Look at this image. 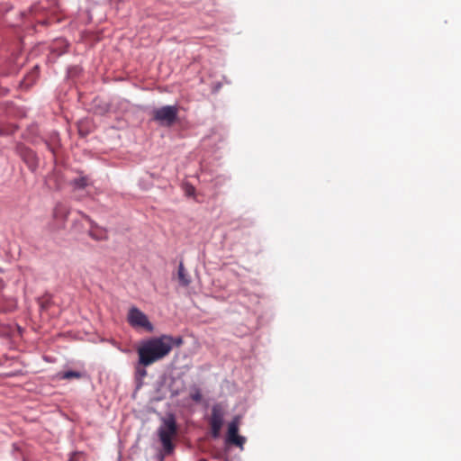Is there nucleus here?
<instances>
[{
	"mask_svg": "<svg viewBox=\"0 0 461 461\" xmlns=\"http://www.w3.org/2000/svg\"><path fill=\"white\" fill-rule=\"evenodd\" d=\"M224 410L221 404H214L212 408V414L209 418L211 435L213 438L220 437V432L223 425Z\"/></svg>",
	"mask_w": 461,
	"mask_h": 461,
	"instance_id": "nucleus-5",
	"label": "nucleus"
},
{
	"mask_svg": "<svg viewBox=\"0 0 461 461\" xmlns=\"http://www.w3.org/2000/svg\"><path fill=\"white\" fill-rule=\"evenodd\" d=\"M178 107L165 105L152 111V120L162 126L170 127L177 121Z\"/></svg>",
	"mask_w": 461,
	"mask_h": 461,
	"instance_id": "nucleus-3",
	"label": "nucleus"
},
{
	"mask_svg": "<svg viewBox=\"0 0 461 461\" xmlns=\"http://www.w3.org/2000/svg\"><path fill=\"white\" fill-rule=\"evenodd\" d=\"M70 185L74 190H83L89 185V179L87 176H83L73 179L70 182Z\"/></svg>",
	"mask_w": 461,
	"mask_h": 461,
	"instance_id": "nucleus-8",
	"label": "nucleus"
},
{
	"mask_svg": "<svg viewBox=\"0 0 461 461\" xmlns=\"http://www.w3.org/2000/svg\"><path fill=\"white\" fill-rule=\"evenodd\" d=\"M194 192V188L193 186H190V189L187 190V194H191Z\"/></svg>",
	"mask_w": 461,
	"mask_h": 461,
	"instance_id": "nucleus-21",
	"label": "nucleus"
},
{
	"mask_svg": "<svg viewBox=\"0 0 461 461\" xmlns=\"http://www.w3.org/2000/svg\"><path fill=\"white\" fill-rule=\"evenodd\" d=\"M191 398L194 401V402H200L201 399H202V394L199 393V392H196L195 393H193L191 395Z\"/></svg>",
	"mask_w": 461,
	"mask_h": 461,
	"instance_id": "nucleus-18",
	"label": "nucleus"
},
{
	"mask_svg": "<svg viewBox=\"0 0 461 461\" xmlns=\"http://www.w3.org/2000/svg\"><path fill=\"white\" fill-rule=\"evenodd\" d=\"M232 420H235V425H239V420H238V419H237V418L232 419Z\"/></svg>",
	"mask_w": 461,
	"mask_h": 461,
	"instance_id": "nucleus-22",
	"label": "nucleus"
},
{
	"mask_svg": "<svg viewBox=\"0 0 461 461\" xmlns=\"http://www.w3.org/2000/svg\"><path fill=\"white\" fill-rule=\"evenodd\" d=\"M127 319L130 325L133 328H143L149 332H152L154 330L147 315L137 307H131L130 309Z\"/></svg>",
	"mask_w": 461,
	"mask_h": 461,
	"instance_id": "nucleus-4",
	"label": "nucleus"
},
{
	"mask_svg": "<svg viewBox=\"0 0 461 461\" xmlns=\"http://www.w3.org/2000/svg\"><path fill=\"white\" fill-rule=\"evenodd\" d=\"M69 209L63 203H57L53 210V227L57 230L65 227Z\"/></svg>",
	"mask_w": 461,
	"mask_h": 461,
	"instance_id": "nucleus-7",
	"label": "nucleus"
},
{
	"mask_svg": "<svg viewBox=\"0 0 461 461\" xmlns=\"http://www.w3.org/2000/svg\"><path fill=\"white\" fill-rule=\"evenodd\" d=\"M159 461H163V456H160V460Z\"/></svg>",
	"mask_w": 461,
	"mask_h": 461,
	"instance_id": "nucleus-23",
	"label": "nucleus"
},
{
	"mask_svg": "<svg viewBox=\"0 0 461 461\" xmlns=\"http://www.w3.org/2000/svg\"><path fill=\"white\" fill-rule=\"evenodd\" d=\"M246 441L247 438L245 437L238 434L234 437V442L232 441V446L238 447L242 450Z\"/></svg>",
	"mask_w": 461,
	"mask_h": 461,
	"instance_id": "nucleus-12",
	"label": "nucleus"
},
{
	"mask_svg": "<svg viewBox=\"0 0 461 461\" xmlns=\"http://www.w3.org/2000/svg\"><path fill=\"white\" fill-rule=\"evenodd\" d=\"M88 235L95 240H105L108 239L107 235L105 233L104 234H99L97 232H95L94 230H88Z\"/></svg>",
	"mask_w": 461,
	"mask_h": 461,
	"instance_id": "nucleus-13",
	"label": "nucleus"
},
{
	"mask_svg": "<svg viewBox=\"0 0 461 461\" xmlns=\"http://www.w3.org/2000/svg\"><path fill=\"white\" fill-rule=\"evenodd\" d=\"M178 280L181 285L183 286H188L191 283L190 278L187 276V275L185 272V267L183 263H180L178 266V271H177Z\"/></svg>",
	"mask_w": 461,
	"mask_h": 461,
	"instance_id": "nucleus-9",
	"label": "nucleus"
},
{
	"mask_svg": "<svg viewBox=\"0 0 461 461\" xmlns=\"http://www.w3.org/2000/svg\"><path fill=\"white\" fill-rule=\"evenodd\" d=\"M137 372L140 375V376H145L147 375V371L144 368L138 369Z\"/></svg>",
	"mask_w": 461,
	"mask_h": 461,
	"instance_id": "nucleus-19",
	"label": "nucleus"
},
{
	"mask_svg": "<svg viewBox=\"0 0 461 461\" xmlns=\"http://www.w3.org/2000/svg\"><path fill=\"white\" fill-rule=\"evenodd\" d=\"M5 134H7V131H5L4 128L0 127V135H5Z\"/></svg>",
	"mask_w": 461,
	"mask_h": 461,
	"instance_id": "nucleus-20",
	"label": "nucleus"
},
{
	"mask_svg": "<svg viewBox=\"0 0 461 461\" xmlns=\"http://www.w3.org/2000/svg\"><path fill=\"white\" fill-rule=\"evenodd\" d=\"M225 461H228V459H226Z\"/></svg>",
	"mask_w": 461,
	"mask_h": 461,
	"instance_id": "nucleus-24",
	"label": "nucleus"
},
{
	"mask_svg": "<svg viewBox=\"0 0 461 461\" xmlns=\"http://www.w3.org/2000/svg\"><path fill=\"white\" fill-rule=\"evenodd\" d=\"M239 434V425H235V420H232V439Z\"/></svg>",
	"mask_w": 461,
	"mask_h": 461,
	"instance_id": "nucleus-17",
	"label": "nucleus"
},
{
	"mask_svg": "<svg viewBox=\"0 0 461 461\" xmlns=\"http://www.w3.org/2000/svg\"><path fill=\"white\" fill-rule=\"evenodd\" d=\"M177 433L176 418L173 414L167 415L162 420V423L158 429V436L162 444L166 454H171L174 450L172 438Z\"/></svg>",
	"mask_w": 461,
	"mask_h": 461,
	"instance_id": "nucleus-2",
	"label": "nucleus"
},
{
	"mask_svg": "<svg viewBox=\"0 0 461 461\" xmlns=\"http://www.w3.org/2000/svg\"><path fill=\"white\" fill-rule=\"evenodd\" d=\"M162 337H166V338L169 339L167 343H169V345H170V351L172 350L174 346L180 347L183 344V342H184L183 338L180 337V336H178V337H172L170 335H162Z\"/></svg>",
	"mask_w": 461,
	"mask_h": 461,
	"instance_id": "nucleus-11",
	"label": "nucleus"
},
{
	"mask_svg": "<svg viewBox=\"0 0 461 461\" xmlns=\"http://www.w3.org/2000/svg\"><path fill=\"white\" fill-rule=\"evenodd\" d=\"M59 375L61 379H67V380H70L73 378L79 379L83 376L82 373H80L78 371H73V370L60 373Z\"/></svg>",
	"mask_w": 461,
	"mask_h": 461,
	"instance_id": "nucleus-10",
	"label": "nucleus"
},
{
	"mask_svg": "<svg viewBox=\"0 0 461 461\" xmlns=\"http://www.w3.org/2000/svg\"><path fill=\"white\" fill-rule=\"evenodd\" d=\"M225 445L227 447L230 446V423H229L227 426V430L225 434Z\"/></svg>",
	"mask_w": 461,
	"mask_h": 461,
	"instance_id": "nucleus-16",
	"label": "nucleus"
},
{
	"mask_svg": "<svg viewBox=\"0 0 461 461\" xmlns=\"http://www.w3.org/2000/svg\"><path fill=\"white\" fill-rule=\"evenodd\" d=\"M168 340V338L162 337L161 335L143 341L137 351L139 363L143 366H148L167 356L170 353Z\"/></svg>",
	"mask_w": 461,
	"mask_h": 461,
	"instance_id": "nucleus-1",
	"label": "nucleus"
},
{
	"mask_svg": "<svg viewBox=\"0 0 461 461\" xmlns=\"http://www.w3.org/2000/svg\"><path fill=\"white\" fill-rule=\"evenodd\" d=\"M16 152L32 171H35L39 165L35 152L23 143L16 145Z\"/></svg>",
	"mask_w": 461,
	"mask_h": 461,
	"instance_id": "nucleus-6",
	"label": "nucleus"
},
{
	"mask_svg": "<svg viewBox=\"0 0 461 461\" xmlns=\"http://www.w3.org/2000/svg\"><path fill=\"white\" fill-rule=\"evenodd\" d=\"M84 458V453L83 452H73L69 458H68V461H82V459Z\"/></svg>",
	"mask_w": 461,
	"mask_h": 461,
	"instance_id": "nucleus-15",
	"label": "nucleus"
},
{
	"mask_svg": "<svg viewBox=\"0 0 461 461\" xmlns=\"http://www.w3.org/2000/svg\"><path fill=\"white\" fill-rule=\"evenodd\" d=\"M78 213L82 216L83 219H85L86 221H87L89 222L90 227H91L90 230L98 228L97 223L95 221H93L87 214H86L82 212H79Z\"/></svg>",
	"mask_w": 461,
	"mask_h": 461,
	"instance_id": "nucleus-14",
	"label": "nucleus"
}]
</instances>
